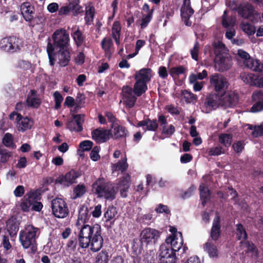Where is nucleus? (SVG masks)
<instances>
[{
  "label": "nucleus",
  "instance_id": "nucleus-1",
  "mask_svg": "<svg viewBox=\"0 0 263 263\" xmlns=\"http://www.w3.org/2000/svg\"><path fill=\"white\" fill-rule=\"evenodd\" d=\"M77 227L80 230L78 235L80 246L82 248H86L90 246V250L93 252L100 250L103 241L101 235L100 226L83 224Z\"/></svg>",
  "mask_w": 263,
  "mask_h": 263
},
{
  "label": "nucleus",
  "instance_id": "nucleus-2",
  "mask_svg": "<svg viewBox=\"0 0 263 263\" xmlns=\"http://www.w3.org/2000/svg\"><path fill=\"white\" fill-rule=\"evenodd\" d=\"M39 234L37 228L32 225L27 226L20 232V241L24 249L30 248L32 252L36 250V238Z\"/></svg>",
  "mask_w": 263,
  "mask_h": 263
},
{
  "label": "nucleus",
  "instance_id": "nucleus-3",
  "mask_svg": "<svg viewBox=\"0 0 263 263\" xmlns=\"http://www.w3.org/2000/svg\"><path fill=\"white\" fill-rule=\"evenodd\" d=\"M54 50L53 45L48 43L47 51L50 65H53L56 61L61 66L67 65L70 59L69 48H60L57 51Z\"/></svg>",
  "mask_w": 263,
  "mask_h": 263
},
{
  "label": "nucleus",
  "instance_id": "nucleus-4",
  "mask_svg": "<svg viewBox=\"0 0 263 263\" xmlns=\"http://www.w3.org/2000/svg\"><path fill=\"white\" fill-rule=\"evenodd\" d=\"M92 191L99 197H103L107 200H112L115 198L117 190L109 183L105 182L103 178H99L92 184Z\"/></svg>",
  "mask_w": 263,
  "mask_h": 263
},
{
  "label": "nucleus",
  "instance_id": "nucleus-5",
  "mask_svg": "<svg viewBox=\"0 0 263 263\" xmlns=\"http://www.w3.org/2000/svg\"><path fill=\"white\" fill-rule=\"evenodd\" d=\"M160 236V232L157 230L152 228H145L140 234L141 243L145 245L146 247L153 248L157 243Z\"/></svg>",
  "mask_w": 263,
  "mask_h": 263
},
{
  "label": "nucleus",
  "instance_id": "nucleus-6",
  "mask_svg": "<svg viewBox=\"0 0 263 263\" xmlns=\"http://www.w3.org/2000/svg\"><path fill=\"white\" fill-rule=\"evenodd\" d=\"M52 38L53 44L56 48H69V33L64 29L57 30L52 34Z\"/></svg>",
  "mask_w": 263,
  "mask_h": 263
},
{
  "label": "nucleus",
  "instance_id": "nucleus-7",
  "mask_svg": "<svg viewBox=\"0 0 263 263\" xmlns=\"http://www.w3.org/2000/svg\"><path fill=\"white\" fill-rule=\"evenodd\" d=\"M51 208L53 214L57 218H64L68 214V209L65 201L60 198L52 200Z\"/></svg>",
  "mask_w": 263,
  "mask_h": 263
},
{
  "label": "nucleus",
  "instance_id": "nucleus-8",
  "mask_svg": "<svg viewBox=\"0 0 263 263\" xmlns=\"http://www.w3.org/2000/svg\"><path fill=\"white\" fill-rule=\"evenodd\" d=\"M210 83L217 92L224 91L228 88L229 82L223 76L215 73L210 77Z\"/></svg>",
  "mask_w": 263,
  "mask_h": 263
},
{
  "label": "nucleus",
  "instance_id": "nucleus-9",
  "mask_svg": "<svg viewBox=\"0 0 263 263\" xmlns=\"http://www.w3.org/2000/svg\"><path fill=\"white\" fill-rule=\"evenodd\" d=\"M167 245L165 243L160 246L159 256L161 259H163L162 261L165 263H176L177 259L176 252Z\"/></svg>",
  "mask_w": 263,
  "mask_h": 263
},
{
  "label": "nucleus",
  "instance_id": "nucleus-10",
  "mask_svg": "<svg viewBox=\"0 0 263 263\" xmlns=\"http://www.w3.org/2000/svg\"><path fill=\"white\" fill-rule=\"evenodd\" d=\"M232 66L231 59L228 54L218 55L215 59V67L219 71L229 69Z\"/></svg>",
  "mask_w": 263,
  "mask_h": 263
},
{
  "label": "nucleus",
  "instance_id": "nucleus-11",
  "mask_svg": "<svg viewBox=\"0 0 263 263\" xmlns=\"http://www.w3.org/2000/svg\"><path fill=\"white\" fill-rule=\"evenodd\" d=\"M166 245H170L171 247L176 252L179 251L182 247L183 239L181 233H177L175 234H171L166 240Z\"/></svg>",
  "mask_w": 263,
  "mask_h": 263
},
{
  "label": "nucleus",
  "instance_id": "nucleus-12",
  "mask_svg": "<svg viewBox=\"0 0 263 263\" xmlns=\"http://www.w3.org/2000/svg\"><path fill=\"white\" fill-rule=\"evenodd\" d=\"M137 98L133 94L132 88L128 86H124L122 88V102L127 107H134Z\"/></svg>",
  "mask_w": 263,
  "mask_h": 263
},
{
  "label": "nucleus",
  "instance_id": "nucleus-13",
  "mask_svg": "<svg viewBox=\"0 0 263 263\" xmlns=\"http://www.w3.org/2000/svg\"><path fill=\"white\" fill-rule=\"evenodd\" d=\"M193 13L194 10L191 7L190 0H184L181 8V16L182 21L187 26H190L192 24L190 18Z\"/></svg>",
  "mask_w": 263,
  "mask_h": 263
},
{
  "label": "nucleus",
  "instance_id": "nucleus-14",
  "mask_svg": "<svg viewBox=\"0 0 263 263\" xmlns=\"http://www.w3.org/2000/svg\"><path fill=\"white\" fill-rule=\"evenodd\" d=\"M238 13L241 17L251 21H253L257 16L253 6L250 4L241 5L238 9Z\"/></svg>",
  "mask_w": 263,
  "mask_h": 263
},
{
  "label": "nucleus",
  "instance_id": "nucleus-15",
  "mask_svg": "<svg viewBox=\"0 0 263 263\" xmlns=\"http://www.w3.org/2000/svg\"><path fill=\"white\" fill-rule=\"evenodd\" d=\"M73 120L67 123V127L71 131L81 132L83 129L82 124L84 122V116L81 115L73 116Z\"/></svg>",
  "mask_w": 263,
  "mask_h": 263
},
{
  "label": "nucleus",
  "instance_id": "nucleus-16",
  "mask_svg": "<svg viewBox=\"0 0 263 263\" xmlns=\"http://www.w3.org/2000/svg\"><path fill=\"white\" fill-rule=\"evenodd\" d=\"M18 120L16 122V127L18 131L24 133L30 129L33 125V121L32 119L22 116H18Z\"/></svg>",
  "mask_w": 263,
  "mask_h": 263
},
{
  "label": "nucleus",
  "instance_id": "nucleus-17",
  "mask_svg": "<svg viewBox=\"0 0 263 263\" xmlns=\"http://www.w3.org/2000/svg\"><path fill=\"white\" fill-rule=\"evenodd\" d=\"M222 106L225 107H232L237 103L238 95L232 91L226 92L222 95Z\"/></svg>",
  "mask_w": 263,
  "mask_h": 263
},
{
  "label": "nucleus",
  "instance_id": "nucleus-18",
  "mask_svg": "<svg viewBox=\"0 0 263 263\" xmlns=\"http://www.w3.org/2000/svg\"><path fill=\"white\" fill-rule=\"evenodd\" d=\"M79 177V174L74 171H71L66 173L65 175L60 176L57 181L61 184L68 186L76 182V179Z\"/></svg>",
  "mask_w": 263,
  "mask_h": 263
},
{
  "label": "nucleus",
  "instance_id": "nucleus-19",
  "mask_svg": "<svg viewBox=\"0 0 263 263\" xmlns=\"http://www.w3.org/2000/svg\"><path fill=\"white\" fill-rule=\"evenodd\" d=\"M92 137L97 143L104 142L110 138V131L104 129H97L92 132Z\"/></svg>",
  "mask_w": 263,
  "mask_h": 263
},
{
  "label": "nucleus",
  "instance_id": "nucleus-20",
  "mask_svg": "<svg viewBox=\"0 0 263 263\" xmlns=\"http://www.w3.org/2000/svg\"><path fill=\"white\" fill-rule=\"evenodd\" d=\"M222 95L213 94L210 95L207 99L206 106L209 110L214 109L219 105L222 106Z\"/></svg>",
  "mask_w": 263,
  "mask_h": 263
},
{
  "label": "nucleus",
  "instance_id": "nucleus-21",
  "mask_svg": "<svg viewBox=\"0 0 263 263\" xmlns=\"http://www.w3.org/2000/svg\"><path fill=\"white\" fill-rule=\"evenodd\" d=\"M35 198L36 193L33 192L28 193L21 203V209L24 212L29 211Z\"/></svg>",
  "mask_w": 263,
  "mask_h": 263
},
{
  "label": "nucleus",
  "instance_id": "nucleus-22",
  "mask_svg": "<svg viewBox=\"0 0 263 263\" xmlns=\"http://www.w3.org/2000/svg\"><path fill=\"white\" fill-rule=\"evenodd\" d=\"M245 66L253 71L263 73V63L259 60L253 58H249L246 62H244Z\"/></svg>",
  "mask_w": 263,
  "mask_h": 263
},
{
  "label": "nucleus",
  "instance_id": "nucleus-23",
  "mask_svg": "<svg viewBox=\"0 0 263 263\" xmlns=\"http://www.w3.org/2000/svg\"><path fill=\"white\" fill-rule=\"evenodd\" d=\"M152 77L151 70L149 68H142L136 72L135 79L136 80L147 83Z\"/></svg>",
  "mask_w": 263,
  "mask_h": 263
},
{
  "label": "nucleus",
  "instance_id": "nucleus-24",
  "mask_svg": "<svg viewBox=\"0 0 263 263\" xmlns=\"http://www.w3.org/2000/svg\"><path fill=\"white\" fill-rule=\"evenodd\" d=\"M130 177L126 175L119 180L117 188L120 190V194L122 197H126L127 192L129 187Z\"/></svg>",
  "mask_w": 263,
  "mask_h": 263
},
{
  "label": "nucleus",
  "instance_id": "nucleus-25",
  "mask_svg": "<svg viewBox=\"0 0 263 263\" xmlns=\"http://www.w3.org/2000/svg\"><path fill=\"white\" fill-rule=\"evenodd\" d=\"M220 217L215 214V218L214 219L213 226L211 231V237L214 240L218 239L220 234Z\"/></svg>",
  "mask_w": 263,
  "mask_h": 263
},
{
  "label": "nucleus",
  "instance_id": "nucleus-26",
  "mask_svg": "<svg viewBox=\"0 0 263 263\" xmlns=\"http://www.w3.org/2000/svg\"><path fill=\"white\" fill-rule=\"evenodd\" d=\"M90 217L89 213L88 208L85 206H82L79 212L78 220L76 223L77 226H81V225L85 224Z\"/></svg>",
  "mask_w": 263,
  "mask_h": 263
},
{
  "label": "nucleus",
  "instance_id": "nucleus-27",
  "mask_svg": "<svg viewBox=\"0 0 263 263\" xmlns=\"http://www.w3.org/2000/svg\"><path fill=\"white\" fill-rule=\"evenodd\" d=\"M21 13L27 21H30L33 18V7L29 3H24L21 6Z\"/></svg>",
  "mask_w": 263,
  "mask_h": 263
},
{
  "label": "nucleus",
  "instance_id": "nucleus-28",
  "mask_svg": "<svg viewBox=\"0 0 263 263\" xmlns=\"http://www.w3.org/2000/svg\"><path fill=\"white\" fill-rule=\"evenodd\" d=\"M243 82L250 85H258L259 78L257 76L252 73H243L240 75Z\"/></svg>",
  "mask_w": 263,
  "mask_h": 263
},
{
  "label": "nucleus",
  "instance_id": "nucleus-29",
  "mask_svg": "<svg viewBox=\"0 0 263 263\" xmlns=\"http://www.w3.org/2000/svg\"><path fill=\"white\" fill-rule=\"evenodd\" d=\"M41 102L40 99L37 96L36 92L34 90H31L27 99L28 105L34 108H37Z\"/></svg>",
  "mask_w": 263,
  "mask_h": 263
},
{
  "label": "nucleus",
  "instance_id": "nucleus-30",
  "mask_svg": "<svg viewBox=\"0 0 263 263\" xmlns=\"http://www.w3.org/2000/svg\"><path fill=\"white\" fill-rule=\"evenodd\" d=\"M137 126L142 127L144 130L155 131L157 128L158 125L156 120H151L148 119L139 122Z\"/></svg>",
  "mask_w": 263,
  "mask_h": 263
},
{
  "label": "nucleus",
  "instance_id": "nucleus-31",
  "mask_svg": "<svg viewBox=\"0 0 263 263\" xmlns=\"http://www.w3.org/2000/svg\"><path fill=\"white\" fill-rule=\"evenodd\" d=\"M203 249L204 252L208 254L210 258L217 257L218 256V251L212 242H206L203 246Z\"/></svg>",
  "mask_w": 263,
  "mask_h": 263
},
{
  "label": "nucleus",
  "instance_id": "nucleus-32",
  "mask_svg": "<svg viewBox=\"0 0 263 263\" xmlns=\"http://www.w3.org/2000/svg\"><path fill=\"white\" fill-rule=\"evenodd\" d=\"M109 131L110 136H112L115 138L123 137L126 134L125 128L117 124H114Z\"/></svg>",
  "mask_w": 263,
  "mask_h": 263
},
{
  "label": "nucleus",
  "instance_id": "nucleus-33",
  "mask_svg": "<svg viewBox=\"0 0 263 263\" xmlns=\"http://www.w3.org/2000/svg\"><path fill=\"white\" fill-rule=\"evenodd\" d=\"M102 47L104 50L105 56L110 59L114 49L112 48V42L110 39L104 38L101 42Z\"/></svg>",
  "mask_w": 263,
  "mask_h": 263
},
{
  "label": "nucleus",
  "instance_id": "nucleus-34",
  "mask_svg": "<svg viewBox=\"0 0 263 263\" xmlns=\"http://www.w3.org/2000/svg\"><path fill=\"white\" fill-rule=\"evenodd\" d=\"M146 84L145 82L136 80L133 90L135 94L139 97L144 93L147 89Z\"/></svg>",
  "mask_w": 263,
  "mask_h": 263
},
{
  "label": "nucleus",
  "instance_id": "nucleus-35",
  "mask_svg": "<svg viewBox=\"0 0 263 263\" xmlns=\"http://www.w3.org/2000/svg\"><path fill=\"white\" fill-rule=\"evenodd\" d=\"M200 199L203 205H204L210 198V193L208 187L204 184H201L199 186Z\"/></svg>",
  "mask_w": 263,
  "mask_h": 263
},
{
  "label": "nucleus",
  "instance_id": "nucleus-36",
  "mask_svg": "<svg viewBox=\"0 0 263 263\" xmlns=\"http://www.w3.org/2000/svg\"><path fill=\"white\" fill-rule=\"evenodd\" d=\"M95 8L90 3L86 5L85 19L87 24L91 23L94 18Z\"/></svg>",
  "mask_w": 263,
  "mask_h": 263
},
{
  "label": "nucleus",
  "instance_id": "nucleus-37",
  "mask_svg": "<svg viewBox=\"0 0 263 263\" xmlns=\"http://www.w3.org/2000/svg\"><path fill=\"white\" fill-rule=\"evenodd\" d=\"M233 136L231 134H221L218 136L219 142L223 145L224 148H228L232 144Z\"/></svg>",
  "mask_w": 263,
  "mask_h": 263
},
{
  "label": "nucleus",
  "instance_id": "nucleus-38",
  "mask_svg": "<svg viewBox=\"0 0 263 263\" xmlns=\"http://www.w3.org/2000/svg\"><path fill=\"white\" fill-rule=\"evenodd\" d=\"M240 28L248 36L254 34L256 31L255 26L245 21L241 23Z\"/></svg>",
  "mask_w": 263,
  "mask_h": 263
},
{
  "label": "nucleus",
  "instance_id": "nucleus-39",
  "mask_svg": "<svg viewBox=\"0 0 263 263\" xmlns=\"http://www.w3.org/2000/svg\"><path fill=\"white\" fill-rule=\"evenodd\" d=\"M79 4V0H73L69 3L71 12L74 16L83 12V7Z\"/></svg>",
  "mask_w": 263,
  "mask_h": 263
},
{
  "label": "nucleus",
  "instance_id": "nucleus-40",
  "mask_svg": "<svg viewBox=\"0 0 263 263\" xmlns=\"http://www.w3.org/2000/svg\"><path fill=\"white\" fill-rule=\"evenodd\" d=\"M127 158L124 157L121 161L114 164L112 166V169L113 172L117 171L123 172L127 169Z\"/></svg>",
  "mask_w": 263,
  "mask_h": 263
},
{
  "label": "nucleus",
  "instance_id": "nucleus-41",
  "mask_svg": "<svg viewBox=\"0 0 263 263\" xmlns=\"http://www.w3.org/2000/svg\"><path fill=\"white\" fill-rule=\"evenodd\" d=\"M120 31L121 26L120 23L118 22H114L112 27V36L115 40L117 44H119L120 43Z\"/></svg>",
  "mask_w": 263,
  "mask_h": 263
},
{
  "label": "nucleus",
  "instance_id": "nucleus-42",
  "mask_svg": "<svg viewBox=\"0 0 263 263\" xmlns=\"http://www.w3.org/2000/svg\"><path fill=\"white\" fill-rule=\"evenodd\" d=\"M12 36L5 37L0 42V48L6 51L11 52Z\"/></svg>",
  "mask_w": 263,
  "mask_h": 263
},
{
  "label": "nucleus",
  "instance_id": "nucleus-43",
  "mask_svg": "<svg viewBox=\"0 0 263 263\" xmlns=\"http://www.w3.org/2000/svg\"><path fill=\"white\" fill-rule=\"evenodd\" d=\"M181 95L182 100L187 103H194L197 100L196 95L187 90L183 91Z\"/></svg>",
  "mask_w": 263,
  "mask_h": 263
},
{
  "label": "nucleus",
  "instance_id": "nucleus-44",
  "mask_svg": "<svg viewBox=\"0 0 263 263\" xmlns=\"http://www.w3.org/2000/svg\"><path fill=\"white\" fill-rule=\"evenodd\" d=\"M11 52H15L20 50L23 47V41L15 36H12Z\"/></svg>",
  "mask_w": 263,
  "mask_h": 263
},
{
  "label": "nucleus",
  "instance_id": "nucleus-45",
  "mask_svg": "<svg viewBox=\"0 0 263 263\" xmlns=\"http://www.w3.org/2000/svg\"><path fill=\"white\" fill-rule=\"evenodd\" d=\"M86 192V186L83 184H78L73 189V198L76 199L82 197Z\"/></svg>",
  "mask_w": 263,
  "mask_h": 263
},
{
  "label": "nucleus",
  "instance_id": "nucleus-46",
  "mask_svg": "<svg viewBox=\"0 0 263 263\" xmlns=\"http://www.w3.org/2000/svg\"><path fill=\"white\" fill-rule=\"evenodd\" d=\"M214 53L216 55V57L218 55H223L228 54L227 49L226 48L224 44L220 42L215 43L214 44Z\"/></svg>",
  "mask_w": 263,
  "mask_h": 263
},
{
  "label": "nucleus",
  "instance_id": "nucleus-47",
  "mask_svg": "<svg viewBox=\"0 0 263 263\" xmlns=\"http://www.w3.org/2000/svg\"><path fill=\"white\" fill-rule=\"evenodd\" d=\"M208 76V72L203 70L201 72L197 74L192 73L189 77L190 82H195L198 80H203Z\"/></svg>",
  "mask_w": 263,
  "mask_h": 263
},
{
  "label": "nucleus",
  "instance_id": "nucleus-48",
  "mask_svg": "<svg viewBox=\"0 0 263 263\" xmlns=\"http://www.w3.org/2000/svg\"><path fill=\"white\" fill-rule=\"evenodd\" d=\"M15 67L23 70H27L31 68L32 64L28 61L18 60L15 64Z\"/></svg>",
  "mask_w": 263,
  "mask_h": 263
},
{
  "label": "nucleus",
  "instance_id": "nucleus-49",
  "mask_svg": "<svg viewBox=\"0 0 263 263\" xmlns=\"http://www.w3.org/2000/svg\"><path fill=\"white\" fill-rule=\"evenodd\" d=\"M73 39L78 46L82 45L84 41V37L82 33L78 28L72 34Z\"/></svg>",
  "mask_w": 263,
  "mask_h": 263
},
{
  "label": "nucleus",
  "instance_id": "nucleus-50",
  "mask_svg": "<svg viewBox=\"0 0 263 263\" xmlns=\"http://www.w3.org/2000/svg\"><path fill=\"white\" fill-rule=\"evenodd\" d=\"M226 149L221 146L211 148L209 149L208 154L210 156H218L222 154H224Z\"/></svg>",
  "mask_w": 263,
  "mask_h": 263
},
{
  "label": "nucleus",
  "instance_id": "nucleus-51",
  "mask_svg": "<svg viewBox=\"0 0 263 263\" xmlns=\"http://www.w3.org/2000/svg\"><path fill=\"white\" fill-rule=\"evenodd\" d=\"M250 129L252 130V135L254 137H257L263 135V123L258 126L251 125Z\"/></svg>",
  "mask_w": 263,
  "mask_h": 263
},
{
  "label": "nucleus",
  "instance_id": "nucleus-52",
  "mask_svg": "<svg viewBox=\"0 0 263 263\" xmlns=\"http://www.w3.org/2000/svg\"><path fill=\"white\" fill-rule=\"evenodd\" d=\"M236 234L239 240H245L247 238V235L246 232L241 224L236 225Z\"/></svg>",
  "mask_w": 263,
  "mask_h": 263
},
{
  "label": "nucleus",
  "instance_id": "nucleus-53",
  "mask_svg": "<svg viewBox=\"0 0 263 263\" xmlns=\"http://www.w3.org/2000/svg\"><path fill=\"white\" fill-rule=\"evenodd\" d=\"M185 69L182 66L174 67L169 69V73L172 77L178 76L185 72Z\"/></svg>",
  "mask_w": 263,
  "mask_h": 263
},
{
  "label": "nucleus",
  "instance_id": "nucleus-54",
  "mask_svg": "<svg viewBox=\"0 0 263 263\" xmlns=\"http://www.w3.org/2000/svg\"><path fill=\"white\" fill-rule=\"evenodd\" d=\"M117 214V212L116 208L114 207H109L105 212L104 217L106 219V220L109 221L115 218Z\"/></svg>",
  "mask_w": 263,
  "mask_h": 263
},
{
  "label": "nucleus",
  "instance_id": "nucleus-55",
  "mask_svg": "<svg viewBox=\"0 0 263 263\" xmlns=\"http://www.w3.org/2000/svg\"><path fill=\"white\" fill-rule=\"evenodd\" d=\"M108 259V253L104 251H102L96 257V262L98 263H107Z\"/></svg>",
  "mask_w": 263,
  "mask_h": 263
},
{
  "label": "nucleus",
  "instance_id": "nucleus-56",
  "mask_svg": "<svg viewBox=\"0 0 263 263\" xmlns=\"http://www.w3.org/2000/svg\"><path fill=\"white\" fill-rule=\"evenodd\" d=\"M152 17V11H149L146 15L143 16L140 26L142 29L145 28L150 22Z\"/></svg>",
  "mask_w": 263,
  "mask_h": 263
},
{
  "label": "nucleus",
  "instance_id": "nucleus-57",
  "mask_svg": "<svg viewBox=\"0 0 263 263\" xmlns=\"http://www.w3.org/2000/svg\"><path fill=\"white\" fill-rule=\"evenodd\" d=\"M175 132V127L173 125H167L162 129V134L165 136V137H169L172 135Z\"/></svg>",
  "mask_w": 263,
  "mask_h": 263
},
{
  "label": "nucleus",
  "instance_id": "nucleus-58",
  "mask_svg": "<svg viewBox=\"0 0 263 263\" xmlns=\"http://www.w3.org/2000/svg\"><path fill=\"white\" fill-rule=\"evenodd\" d=\"M54 101H55V109H58L61 107V104L63 100V98L60 93L58 91H55L53 94Z\"/></svg>",
  "mask_w": 263,
  "mask_h": 263
},
{
  "label": "nucleus",
  "instance_id": "nucleus-59",
  "mask_svg": "<svg viewBox=\"0 0 263 263\" xmlns=\"http://www.w3.org/2000/svg\"><path fill=\"white\" fill-rule=\"evenodd\" d=\"M100 147L95 146L92 149L90 153V158L93 161H97L100 159V156L99 154Z\"/></svg>",
  "mask_w": 263,
  "mask_h": 263
},
{
  "label": "nucleus",
  "instance_id": "nucleus-60",
  "mask_svg": "<svg viewBox=\"0 0 263 263\" xmlns=\"http://www.w3.org/2000/svg\"><path fill=\"white\" fill-rule=\"evenodd\" d=\"M155 211L157 213H164L166 215L170 214V210L168 206L166 205L159 204L155 209Z\"/></svg>",
  "mask_w": 263,
  "mask_h": 263
},
{
  "label": "nucleus",
  "instance_id": "nucleus-61",
  "mask_svg": "<svg viewBox=\"0 0 263 263\" xmlns=\"http://www.w3.org/2000/svg\"><path fill=\"white\" fill-rule=\"evenodd\" d=\"M1 161L2 162H6L11 157V153L6 149H1L0 151Z\"/></svg>",
  "mask_w": 263,
  "mask_h": 263
},
{
  "label": "nucleus",
  "instance_id": "nucleus-62",
  "mask_svg": "<svg viewBox=\"0 0 263 263\" xmlns=\"http://www.w3.org/2000/svg\"><path fill=\"white\" fill-rule=\"evenodd\" d=\"M3 143L7 147L12 145L13 144V137L12 135L9 133L6 134L3 139Z\"/></svg>",
  "mask_w": 263,
  "mask_h": 263
},
{
  "label": "nucleus",
  "instance_id": "nucleus-63",
  "mask_svg": "<svg viewBox=\"0 0 263 263\" xmlns=\"http://www.w3.org/2000/svg\"><path fill=\"white\" fill-rule=\"evenodd\" d=\"M93 145L91 141L89 140H85L80 144V147L83 151H88L91 149Z\"/></svg>",
  "mask_w": 263,
  "mask_h": 263
},
{
  "label": "nucleus",
  "instance_id": "nucleus-64",
  "mask_svg": "<svg viewBox=\"0 0 263 263\" xmlns=\"http://www.w3.org/2000/svg\"><path fill=\"white\" fill-rule=\"evenodd\" d=\"M253 100L257 102H263V93L261 91H255L252 95Z\"/></svg>",
  "mask_w": 263,
  "mask_h": 263
}]
</instances>
